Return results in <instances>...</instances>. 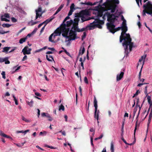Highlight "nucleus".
<instances>
[{
    "mask_svg": "<svg viewBox=\"0 0 152 152\" xmlns=\"http://www.w3.org/2000/svg\"><path fill=\"white\" fill-rule=\"evenodd\" d=\"M61 28L62 26L61 25L60 26L58 27L56 30L54 31V37L55 38L56 36H60L61 33Z\"/></svg>",
    "mask_w": 152,
    "mask_h": 152,
    "instance_id": "nucleus-11",
    "label": "nucleus"
},
{
    "mask_svg": "<svg viewBox=\"0 0 152 152\" xmlns=\"http://www.w3.org/2000/svg\"><path fill=\"white\" fill-rule=\"evenodd\" d=\"M1 75H2V78L4 79H5V72L4 71H2L1 73Z\"/></svg>",
    "mask_w": 152,
    "mask_h": 152,
    "instance_id": "nucleus-48",
    "label": "nucleus"
},
{
    "mask_svg": "<svg viewBox=\"0 0 152 152\" xmlns=\"http://www.w3.org/2000/svg\"><path fill=\"white\" fill-rule=\"evenodd\" d=\"M107 1L104 3L103 5L107 7V10H111V12L113 13L115 12L117 5L119 1L118 0H107Z\"/></svg>",
    "mask_w": 152,
    "mask_h": 152,
    "instance_id": "nucleus-1",
    "label": "nucleus"
},
{
    "mask_svg": "<svg viewBox=\"0 0 152 152\" xmlns=\"http://www.w3.org/2000/svg\"><path fill=\"white\" fill-rule=\"evenodd\" d=\"M96 24L93 23H91L89 25H87V27H88V30H91L94 29L96 28Z\"/></svg>",
    "mask_w": 152,
    "mask_h": 152,
    "instance_id": "nucleus-13",
    "label": "nucleus"
},
{
    "mask_svg": "<svg viewBox=\"0 0 152 152\" xmlns=\"http://www.w3.org/2000/svg\"><path fill=\"white\" fill-rule=\"evenodd\" d=\"M59 110H62L63 111H64V106L62 104H61L59 106Z\"/></svg>",
    "mask_w": 152,
    "mask_h": 152,
    "instance_id": "nucleus-45",
    "label": "nucleus"
},
{
    "mask_svg": "<svg viewBox=\"0 0 152 152\" xmlns=\"http://www.w3.org/2000/svg\"><path fill=\"white\" fill-rule=\"evenodd\" d=\"M35 94L36 96H37L39 97H40L41 96V95L38 92H36L35 93Z\"/></svg>",
    "mask_w": 152,
    "mask_h": 152,
    "instance_id": "nucleus-64",
    "label": "nucleus"
},
{
    "mask_svg": "<svg viewBox=\"0 0 152 152\" xmlns=\"http://www.w3.org/2000/svg\"><path fill=\"white\" fill-rule=\"evenodd\" d=\"M64 4H61L59 7L58 8L56 12L53 15H54V16H55V15L57 14L58 12H59L61 11V10L64 7Z\"/></svg>",
    "mask_w": 152,
    "mask_h": 152,
    "instance_id": "nucleus-21",
    "label": "nucleus"
},
{
    "mask_svg": "<svg viewBox=\"0 0 152 152\" xmlns=\"http://www.w3.org/2000/svg\"><path fill=\"white\" fill-rule=\"evenodd\" d=\"M73 23V21L72 20H70L67 21L66 22V26L67 27H69Z\"/></svg>",
    "mask_w": 152,
    "mask_h": 152,
    "instance_id": "nucleus-27",
    "label": "nucleus"
},
{
    "mask_svg": "<svg viewBox=\"0 0 152 152\" xmlns=\"http://www.w3.org/2000/svg\"><path fill=\"white\" fill-rule=\"evenodd\" d=\"M11 20L14 23H15L17 21V20L14 17H12L11 18Z\"/></svg>",
    "mask_w": 152,
    "mask_h": 152,
    "instance_id": "nucleus-52",
    "label": "nucleus"
},
{
    "mask_svg": "<svg viewBox=\"0 0 152 152\" xmlns=\"http://www.w3.org/2000/svg\"><path fill=\"white\" fill-rule=\"evenodd\" d=\"M74 11L73 10H70L68 14V16H69L71 15L72 14V12Z\"/></svg>",
    "mask_w": 152,
    "mask_h": 152,
    "instance_id": "nucleus-59",
    "label": "nucleus"
},
{
    "mask_svg": "<svg viewBox=\"0 0 152 152\" xmlns=\"http://www.w3.org/2000/svg\"><path fill=\"white\" fill-rule=\"evenodd\" d=\"M3 17H4L3 15H2L1 16V21H5L6 18H4Z\"/></svg>",
    "mask_w": 152,
    "mask_h": 152,
    "instance_id": "nucleus-62",
    "label": "nucleus"
},
{
    "mask_svg": "<svg viewBox=\"0 0 152 152\" xmlns=\"http://www.w3.org/2000/svg\"><path fill=\"white\" fill-rule=\"evenodd\" d=\"M125 31H122L121 33V37H125L126 36V34H126V32L127 31V29L126 28Z\"/></svg>",
    "mask_w": 152,
    "mask_h": 152,
    "instance_id": "nucleus-29",
    "label": "nucleus"
},
{
    "mask_svg": "<svg viewBox=\"0 0 152 152\" xmlns=\"http://www.w3.org/2000/svg\"><path fill=\"white\" fill-rule=\"evenodd\" d=\"M148 102L150 104V107H151L152 105V101H151V97L149 96L147 97Z\"/></svg>",
    "mask_w": 152,
    "mask_h": 152,
    "instance_id": "nucleus-28",
    "label": "nucleus"
},
{
    "mask_svg": "<svg viewBox=\"0 0 152 152\" xmlns=\"http://www.w3.org/2000/svg\"><path fill=\"white\" fill-rule=\"evenodd\" d=\"M47 48V47L45 46V47H44L43 48H42L39 49V50H36V51H35V53H37L39 52L42 51V50H45Z\"/></svg>",
    "mask_w": 152,
    "mask_h": 152,
    "instance_id": "nucleus-32",
    "label": "nucleus"
},
{
    "mask_svg": "<svg viewBox=\"0 0 152 152\" xmlns=\"http://www.w3.org/2000/svg\"><path fill=\"white\" fill-rule=\"evenodd\" d=\"M11 48L10 47H4L3 48V50H2V52L4 53H8L9 50Z\"/></svg>",
    "mask_w": 152,
    "mask_h": 152,
    "instance_id": "nucleus-22",
    "label": "nucleus"
},
{
    "mask_svg": "<svg viewBox=\"0 0 152 152\" xmlns=\"http://www.w3.org/2000/svg\"><path fill=\"white\" fill-rule=\"evenodd\" d=\"M2 26L4 28H5V27L9 28V27H10L11 26V24H9L4 23V24H3L2 25Z\"/></svg>",
    "mask_w": 152,
    "mask_h": 152,
    "instance_id": "nucleus-39",
    "label": "nucleus"
},
{
    "mask_svg": "<svg viewBox=\"0 0 152 152\" xmlns=\"http://www.w3.org/2000/svg\"><path fill=\"white\" fill-rule=\"evenodd\" d=\"M9 32V31H0V34H6V33H8Z\"/></svg>",
    "mask_w": 152,
    "mask_h": 152,
    "instance_id": "nucleus-56",
    "label": "nucleus"
},
{
    "mask_svg": "<svg viewBox=\"0 0 152 152\" xmlns=\"http://www.w3.org/2000/svg\"><path fill=\"white\" fill-rule=\"evenodd\" d=\"M0 135L4 137L12 139V138L10 136L4 134L1 131H0Z\"/></svg>",
    "mask_w": 152,
    "mask_h": 152,
    "instance_id": "nucleus-24",
    "label": "nucleus"
},
{
    "mask_svg": "<svg viewBox=\"0 0 152 152\" xmlns=\"http://www.w3.org/2000/svg\"><path fill=\"white\" fill-rule=\"evenodd\" d=\"M9 58L8 57H6L4 58V62H5V64H9L10 63V61L8 60Z\"/></svg>",
    "mask_w": 152,
    "mask_h": 152,
    "instance_id": "nucleus-30",
    "label": "nucleus"
},
{
    "mask_svg": "<svg viewBox=\"0 0 152 152\" xmlns=\"http://www.w3.org/2000/svg\"><path fill=\"white\" fill-rule=\"evenodd\" d=\"M80 12L82 16H84V15H89V12L87 10H83Z\"/></svg>",
    "mask_w": 152,
    "mask_h": 152,
    "instance_id": "nucleus-19",
    "label": "nucleus"
},
{
    "mask_svg": "<svg viewBox=\"0 0 152 152\" xmlns=\"http://www.w3.org/2000/svg\"><path fill=\"white\" fill-rule=\"evenodd\" d=\"M99 110H96V111H95V112L94 113V118L96 119L97 121H98L99 120Z\"/></svg>",
    "mask_w": 152,
    "mask_h": 152,
    "instance_id": "nucleus-18",
    "label": "nucleus"
},
{
    "mask_svg": "<svg viewBox=\"0 0 152 152\" xmlns=\"http://www.w3.org/2000/svg\"><path fill=\"white\" fill-rule=\"evenodd\" d=\"M126 28L127 29V27L126 26H122L121 29L122 31H125L126 30Z\"/></svg>",
    "mask_w": 152,
    "mask_h": 152,
    "instance_id": "nucleus-53",
    "label": "nucleus"
},
{
    "mask_svg": "<svg viewBox=\"0 0 152 152\" xmlns=\"http://www.w3.org/2000/svg\"><path fill=\"white\" fill-rule=\"evenodd\" d=\"M142 67L141 68V69L140 71V72L139 74V80H140L141 81H142V82H143L145 80V79L143 78L141 79V73L142 70Z\"/></svg>",
    "mask_w": 152,
    "mask_h": 152,
    "instance_id": "nucleus-26",
    "label": "nucleus"
},
{
    "mask_svg": "<svg viewBox=\"0 0 152 152\" xmlns=\"http://www.w3.org/2000/svg\"><path fill=\"white\" fill-rule=\"evenodd\" d=\"M130 37V34H126V36L125 37H123L120 36V42H121L123 40H124V41L123 43V45L124 48L125 47V45H127V43H128L127 42V41L128 40V39Z\"/></svg>",
    "mask_w": 152,
    "mask_h": 152,
    "instance_id": "nucleus-10",
    "label": "nucleus"
},
{
    "mask_svg": "<svg viewBox=\"0 0 152 152\" xmlns=\"http://www.w3.org/2000/svg\"><path fill=\"white\" fill-rule=\"evenodd\" d=\"M88 30V27H87V26L85 28H83L81 29H80V31L79 32H82L84 31H87Z\"/></svg>",
    "mask_w": 152,
    "mask_h": 152,
    "instance_id": "nucleus-36",
    "label": "nucleus"
},
{
    "mask_svg": "<svg viewBox=\"0 0 152 152\" xmlns=\"http://www.w3.org/2000/svg\"><path fill=\"white\" fill-rule=\"evenodd\" d=\"M81 19L82 20L81 22V23H83L85 21L88 20H89V19L86 18V17H84V16H82L81 18Z\"/></svg>",
    "mask_w": 152,
    "mask_h": 152,
    "instance_id": "nucleus-33",
    "label": "nucleus"
},
{
    "mask_svg": "<svg viewBox=\"0 0 152 152\" xmlns=\"http://www.w3.org/2000/svg\"><path fill=\"white\" fill-rule=\"evenodd\" d=\"M131 41L132 39L130 37H130L128 38V40L127 42H128V43H127V45H126L124 47L125 53L126 54V56H127L128 54L129 53V52H128V46L129 45V49L130 51L132 50V48L133 47V42H132Z\"/></svg>",
    "mask_w": 152,
    "mask_h": 152,
    "instance_id": "nucleus-3",
    "label": "nucleus"
},
{
    "mask_svg": "<svg viewBox=\"0 0 152 152\" xmlns=\"http://www.w3.org/2000/svg\"><path fill=\"white\" fill-rule=\"evenodd\" d=\"M135 100H136V107H137L138 105V104L139 103V99L138 97L136 98L135 99Z\"/></svg>",
    "mask_w": 152,
    "mask_h": 152,
    "instance_id": "nucleus-42",
    "label": "nucleus"
},
{
    "mask_svg": "<svg viewBox=\"0 0 152 152\" xmlns=\"http://www.w3.org/2000/svg\"><path fill=\"white\" fill-rule=\"evenodd\" d=\"M137 122H136V125H135V128H134V137H135V135L136 131V130L137 129Z\"/></svg>",
    "mask_w": 152,
    "mask_h": 152,
    "instance_id": "nucleus-54",
    "label": "nucleus"
},
{
    "mask_svg": "<svg viewBox=\"0 0 152 152\" xmlns=\"http://www.w3.org/2000/svg\"><path fill=\"white\" fill-rule=\"evenodd\" d=\"M110 150L111 152H114V146L113 143H111V144Z\"/></svg>",
    "mask_w": 152,
    "mask_h": 152,
    "instance_id": "nucleus-41",
    "label": "nucleus"
},
{
    "mask_svg": "<svg viewBox=\"0 0 152 152\" xmlns=\"http://www.w3.org/2000/svg\"><path fill=\"white\" fill-rule=\"evenodd\" d=\"M26 39H27L26 37L21 38V39H20V40H19V43L20 44H22L23 42H25L26 40Z\"/></svg>",
    "mask_w": 152,
    "mask_h": 152,
    "instance_id": "nucleus-35",
    "label": "nucleus"
},
{
    "mask_svg": "<svg viewBox=\"0 0 152 152\" xmlns=\"http://www.w3.org/2000/svg\"><path fill=\"white\" fill-rule=\"evenodd\" d=\"M76 32L72 30H71L69 33V36L68 37V38L69 40H74L77 37Z\"/></svg>",
    "mask_w": 152,
    "mask_h": 152,
    "instance_id": "nucleus-9",
    "label": "nucleus"
},
{
    "mask_svg": "<svg viewBox=\"0 0 152 152\" xmlns=\"http://www.w3.org/2000/svg\"><path fill=\"white\" fill-rule=\"evenodd\" d=\"M55 18V17L54 16V15H53L50 18L46 20L45 21L43 22V24H45V26L47 24H48L49 23L51 22Z\"/></svg>",
    "mask_w": 152,
    "mask_h": 152,
    "instance_id": "nucleus-14",
    "label": "nucleus"
},
{
    "mask_svg": "<svg viewBox=\"0 0 152 152\" xmlns=\"http://www.w3.org/2000/svg\"><path fill=\"white\" fill-rule=\"evenodd\" d=\"M114 23L111 22L107 23V28L111 33L114 34L115 32V25L114 24Z\"/></svg>",
    "mask_w": 152,
    "mask_h": 152,
    "instance_id": "nucleus-8",
    "label": "nucleus"
},
{
    "mask_svg": "<svg viewBox=\"0 0 152 152\" xmlns=\"http://www.w3.org/2000/svg\"><path fill=\"white\" fill-rule=\"evenodd\" d=\"M78 24H73V28L74 30V31H75L76 32H79V31H80V29L78 28Z\"/></svg>",
    "mask_w": 152,
    "mask_h": 152,
    "instance_id": "nucleus-17",
    "label": "nucleus"
},
{
    "mask_svg": "<svg viewBox=\"0 0 152 152\" xmlns=\"http://www.w3.org/2000/svg\"><path fill=\"white\" fill-rule=\"evenodd\" d=\"M86 34L85 32H84L83 33V35L82 36V40H83L86 38Z\"/></svg>",
    "mask_w": 152,
    "mask_h": 152,
    "instance_id": "nucleus-46",
    "label": "nucleus"
},
{
    "mask_svg": "<svg viewBox=\"0 0 152 152\" xmlns=\"http://www.w3.org/2000/svg\"><path fill=\"white\" fill-rule=\"evenodd\" d=\"M146 55H145V56H141V58L144 61H143V64L142 65V66H143V64H144V61H145V60L146 57Z\"/></svg>",
    "mask_w": 152,
    "mask_h": 152,
    "instance_id": "nucleus-50",
    "label": "nucleus"
},
{
    "mask_svg": "<svg viewBox=\"0 0 152 152\" xmlns=\"http://www.w3.org/2000/svg\"><path fill=\"white\" fill-rule=\"evenodd\" d=\"M99 18L96 19L93 22V23L94 24H103L104 23V22L102 20H100Z\"/></svg>",
    "mask_w": 152,
    "mask_h": 152,
    "instance_id": "nucleus-16",
    "label": "nucleus"
},
{
    "mask_svg": "<svg viewBox=\"0 0 152 152\" xmlns=\"http://www.w3.org/2000/svg\"><path fill=\"white\" fill-rule=\"evenodd\" d=\"M46 58L49 61H52V60L54 61L53 57L52 56L50 55H49L48 56V55H46Z\"/></svg>",
    "mask_w": 152,
    "mask_h": 152,
    "instance_id": "nucleus-25",
    "label": "nucleus"
},
{
    "mask_svg": "<svg viewBox=\"0 0 152 152\" xmlns=\"http://www.w3.org/2000/svg\"><path fill=\"white\" fill-rule=\"evenodd\" d=\"M103 24H96V28L97 27L101 29L102 28V27L101 26V25H102Z\"/></svg>",
    "mask_w": 152,
    "mask_h": 152,
    "instance_id": "nucleus-47",
    "label": "nucleus"
},
{
    "mask_svg": "<svg viewBox=\"0 0 152 152\" xmlns=\"http://www.w3.org/2000/svg\"><path fill=\"white\" fill-rule=\"evenodd\" d=\"M80 4H86L87 5H89L90 6H93V4L91 2H81Z\"/></svg>",
    "mask_w": 152,
    "mask_h": 152,
    "instance_id": "nucleus-37",
    "label": "nucleus"
},
{
    "mask_svg": "<svg viewBox=\"0 0 152 152\" xmlns=\"http://www.w3.org/2000/svg\"><path fill=\"white\" fill-rule=\"evenodd\" d=\"M54 33L50 35V36L49 38V40L50 42H54L53 40L52 39V37L53 36H54Z\"/></svg>",
    "mask_w": 152,
    "mask_h": 152,
    "instance_id": "nucleus-38",
    "label": "nucleus"
},
{
    "mask_svg": "<svg viewBox=\"0 0 152 152\" xmlns=\"http://www.w3.org/2000/svg\"><path fill=\"white\" fill-rule=\"evenodd\" d=\"M62 26L61 28V32H62V36L66 38H68V34L69 31V28H66V24H61Z\"/></svg>",
    "mask_w": 152,
    "mask_h": 152,
    "instance_id": "nucleus-6",
    "label": "nucleus"
},
{
    "mask_svg": "<svg viewBox=\"0 0 152 152\" xmlns=\"http://www.w3.org/2000/svg\"><path fill=\"white\" fill-rule=\"evenodd\" d=\"M21 66H20L18 67L17 68L15 69V70L14 71V72H12V73L13 74V73H15V72H16L17 71H18V70L20 68Z\"/></svg>",
    "mask_w": 152,
    "mask_h": 152,
    "instance_id": "nucleus-61",
    "label": "nucleus"
},
{
    "mask_svg": "<svg viewBox=\"0 0 152 152\" xmlns=\"http://www.w3.org/2000/svg\"><path fill=\"white\" fill-rule=\"evenodd\" d=\"M47 133L45 131H43V132H41L39 133V135H42L43 134H44L45 135H46Z\"/></svg>",
    "mask_w": 152,
    "mask_h": 152,
    "instance_id": "nucleus-60",
    "label": "nucleus"
},
{
    "mask_svg": "<svg viewBox=\"0 0 152 152\" xmlns=\"http://www.w3.org/2000/svg\"><path fill=\"white\" fill-rule=\"evenodd\" d=\"M144 10L143 11V14L145 15V13L152 15V4L151 2L148 1L146 4L143 6Z\"/></svg>",
    "mask_w": 152,
    "mask_h": 152,
    "instance_id": "nucleus-2",
    "label": "nucleus"
},
{
    "mask_svg": "<svg viewBox=\"0 0 152 152\" xmlns=\"http://www.w3.org/2000/svg\"><path fill=\"white\" fill-rule=\"evenodd\" d=\"M76 16L75 17H77V18H79L80 17L81 18L82 17V14H81V12H80L79 13H77L75 14Z\"/></svg>",
    "mask_w": 152,
    "mask_h": 152,
    "instance_id": "nucleus-40",
    "label": "nucleus"
},
{
    "mask_svg": "<svg viewBox=\"0 0 152 152\" xmlns=\"http://www.w3.org/2000/svg\"><path fill=\"white\" fill-rule=\"evenodd\" d=\"M140 93V92L138 90H137V91L136 92L135 94H134V95H133V98H134V97H135V96H137L138 94V93Z\"/></svg>",
    "mask_w": 152,
    "mask_h": 152,
    "instance_id": "nucleus-55",
    "label": "nucleus"
},
{
    "mask_svg": "<svg viewBox=\"0 0 152 152\" xmlns=\"http://www.w3.org/2000/svg\"><path fill=\"white\" fill-rule=\"evenodd\" d=\"M4 17L5 18H10V16L9 15L8 13H5L4 14V15H3Z\"/></svg>",
    "mask_w": 152,
    "mask_h": 152,
    "instance_id": "nucleus-51",
    "label": "nucleus"
},
{
    "mask_svg": "<svg viewBox=\"0 0 152 152\" xmlns=\"http://www.w3.org/2000/svg\"><path fill=\"white\" fill-rule=\"evenodd\" d=\"M106 14L107 18V20L110 22L114 23L116 18L118 17V16H115L113 14H111L110 12H106Z\"/></svg>",
    "mask_w": 152,
    "mask_h": 152,
    "instance_id": "nucleus-5",
    "label": "nucleus"
},
{
    "mask_svg": "<svg viewBox=\"0 0 152 152\" xmlns=\"http://www.w3.org/2000/svg\"><path fill=\"white\" fill-rule=\"evenodd\" d=\"M31 50V49L28 48L27 46H25L24 48L23 49L22 52L23 54L25 55V56L23 57L22 59V61H24L27 59V56L26 55L30 54Z\"/></svg>",
    "mask_w": 152,
    "mask_h": 152,
    "instance_id": "nucleus-7",
    "label": "nucleus"
},
{
    "mask_svg": "<svg viewBox=\"0 0 152 152\" xmlns=\"http://www.w3.org/2000/svg\"><path fill=\"white\" fill-rule=\"evenodd\" d=\"M126 20H124L122 23V26H126Z\"/></svg>",
    "mask_w": 152,
    "mask_h": 152,
    "instance_id": "nucleus-58",
    "label": "nucleus"
},
{
    "mask_svg": "<svg viewBox=\"0 0 152 152\" xmlns=\"http://www.w3.org/2000/svg\"><path fill=\"white\" fill-rule=\"evenodd\" d=\"M74 22H73V24H78V22L80 20V18H74Z\"/></svg>",
    "mask_w": 152,
    "mask_h": 152,
    "instance_id": "nucleus-31",
    "label": "nucleus"
},
{
    "mask_svg": "<svg viewBox=\"0 0 152 152\" xmlns=\"http://www.w3.org/2000/svg\"><path fill=\"white\" fill-rule=\"evenodd\" d=\"M75 6L74 4H72L70 7V10L74 11V10L75 9Z\"/></svg>",
    "mask_w": 152,
    "mask_h": 152,
    "instance_id": "nucleus-43",
    "label": "nucleus"
},
{
    "mask_svg": "<svg viewBox=\"0 0 152 152\" xmlns=\"http://www.w3.org/2000/svg\"><path fill=\"white\" fill-rule=\"evenodd\" d=\"M84 81L87 84H88V80L87 78V77H84Z\"/></svg>",
    "mask_w": 152,
    "mask_h": 152,
    "instance_id": "nucleus-57",
    "label": "nucleus"
},
{
    "mask_svg": "<svg viewBox=\"0 0 152 152\" xmlns=\"http://www.w3.org/2000/svg\"><path fill=\"white\" fill-rule=\"evenodd\" d=\"M70 18V17H69V16H67V17H66L65 19H64V20L63 21V23H62V24H63V25L64 24H66L65 22L68 19H69V18Z\"/></svg>",
    "mask_w": 152,
    "mask_h": 152,
    "instance_id": "nucleus-44",
    "label": "nucleus"
},
{
    "mask_svg": "<svg viewBox=\"0 0 152 152\" xmlns=\"http://www.w3.org/2000/svg\"><path fill=\"white\" fill-rule=\"evenodd\" d=\"M121 140H122V141H123V142L126 144H128V143H127L126 141L125 140V139H124V138L122 137L121 138Z\"/></svg>",
    "mask_w": 152,
    "mask_h": 152,
    "instance_id": "nucleus-63",
    "label": "nucleus"
},
{
    "mask_svg": "<svg viewBox=\"0 0 152 152\" xmlns=\"http://www.w3.org/2000/svg\"><path fill=\"white\" fill-rule=\"evenodd\" d=\"M42 8L40 7H39L38 8V9L36 10L35 11L36 12V16L35 19H37L38 17L42 16V15L43 12H42V13L40 14L39 13V12H42Z\"/></svg>",
    "mask_w": 152,
    "mask_h": 152,
    "instance_id": "nucleus-12",
    "label": "nucleus"
},
{
    "mask_svg": "<svg viewBox=\"0 0 152 152\" xmlns=\"http://www.w3.org/2000/svg\"><path fill=\"white\" fill-rule=\"evenodd\" d=\"M94 106L95 107V111H96V110H97L98 105L97 101L95 96H94Z\"/></svg>",
    "mask_w": 152,
    "mask_h": 152,
    "instance_id": "nucleus-20",
    "label": "nucleus"
},
{
    "mask_svg": "<svg viewBox=\"0 0 152 152\" xmlns=\"http://www.w3.org/2000/svg\"><path fill=\"white\" fill-rule=\"evenodd\" d=\"M106 7L105 9L103 7H102L101 6H96L94 10L97 11V17L98 18H99V17H101L102 16L103 14V12L105 11H107V7Z\"/></svg>",
    "mask_w": 152,
    "mask_h": 152,
    "instance_id": "nucleus-4",
    "label": "nucleus"
},
{
    "mask_svg": "<svg viewBox=\"0 0 152 152\" xmlns=\"http://www.w3.org/2000/svg\"><path fill=\"white\" fill-rule=\"evenodd\" d=\"M22 119L23 121H24L26 122H29V121L27 119L23 116H22Z\"/></svg>",
    "mask_w": 152,
    "mask_h": 152,
    "instance_id": "nucleus-49",
    "label": "nucleus"
},
{
    "mask_svg": "<svg viewBox=\"0 0 152 152\" xmlns=\"http://www.w3.org/2000/svg\"><path fill=\"white\" fill-rule=\"evenodd\" d=\"M26 102L30 107H33L34 102L32 100H31L30 102H29L28 101H26Z\"/></svg>",
    "mask_w": 152,
    "mask_h": 152,
    "instance_id": "nucleus-34",
    "label": "nucleus"
},
{
    "mask_svg": "<svg viewBox=\"0 0 152 152\" xmlns=\"http://www.w3.org/2000/svg\"><path fill=\"white\" fill-rule=\"evenodd\" d=\"M124 73L123 72H121L120 75H117L116 77L117 81H118L121 80L123 77Z\"/></svg>",
    "mask_w": 152,
    "mask_h": 152,
    "instance_id": "nucleus-15",
    "label": "nucleus"
},
{
    "mask_svg": "<svg viewBox=\"0 0 152 152\" xmlns=\"http://www.w3.org/2000/svg\"><path fill=\"white\" fill-rule=\"evenodd\" d=\"M85 51V49L84 47L83 46V48H82V47L81 48H80V49L79 51V52L78 56L77 58H78V57L80 56V55L81 54V55H82L84 53Z\"/></svg>",
    "mask_w": 152,
    "mask_h": 152,
    "instance_id": "nucleus-23",
    "label": "nucleus"
}]
</instances>
